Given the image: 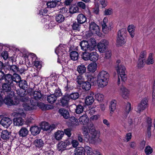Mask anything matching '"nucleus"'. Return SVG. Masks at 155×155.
<instances>
[{
    "instance_id": "nucleus-1",
    "label": "nucleus",
    "mask_w": 155,
    "mask_h": 155,
    "mask_svg": "<svg viewBox=\"0 0 155 155\" xmlns=\"http://www.w3.org/2000/svg\"><path fill=\"white\" fill-rule=\"evenodd\" d=\"M83 134L84 141L87 142L92 144L99 143L101 141L100 138V134L96 130L93 123L89 124L87 128H84L83 130Z\"/></svg>"
},
{
    "instance_id": "nucleus-2",
    "label": "nucleus",
    "mask_w": 155,
    "mask_h": 155,
    "mask_svg": "<svg viewBox=\"0 0 155 155\" xmlns=\"http://www.w3.org/2000/svg\"><path fill=\"white\" fill-rule=\"evenodd\" d=\"M109 78L108 73L104 71L100 72L97 76V82L100 87L103 88L107 86Z\"/></svg>"
},
{
    "instance_id": "nucleus-3",
    "label": "nucleus",
    "mask_w": 155,
    "mask_h": 155,
    "mask_svg": "<svg viewBox=\"0 0 155 155\" xmlns=\"http://www.w3.org/2000/svg\"><path fill=\"white\" fill-rule=\"evenodd\" d=\"M55 53L58 56V62L61 63V61H64L67 58V52L63 47L59 46L55 50Z\"/></svg>"
},
{
    "instance_id": "nucleus-4",
    "label": "nucleus",
    "mask_w": 155,
    "mask_h": 155,
    "mask_svg": "<svg viewBox=\"0 0 155 155\" xmlns=\"http://www.w3.org/2000/svg\"><path fill=\"white\" fill-rule=\"evenodd\" d=\"M99 57V55L96 51L91 53L85 52L83 54L82 58L85 61L90 60L94 62L98 60Z\"/></svg>"
},
{
    "instance_id": "nucleus-5",
    "label": "nucleus",
    "mask_w": 155,
    "mask_h": 155,
    "mask_svg": "<svg viewBox=\"0 0 155 155\" xmlns=\"http://www.w3.org/2000/svg\"><path fill=\"white\" fill-rule=\"evenodd\" d=\"M38 105V102L35 100L31 99L29 103H23V109L26 111H31L36 109Z\"/></svg>"
},
{
    "instance_id": "nucleus-6",
    "label": "nucleus",
    "mask_w": 155,
    "mask_h": 155,
    "mask_svg": "<svg viewBox=\"0 0 155 155\" xmlns=\"http://www.w3.org/2000/svg\"><path fill=\"white\" fill-rule=\"evenodd\" d=\"M14 95V92H11V94H8L7 95V96L5 97L3 102L8 105L11 106L17 105L19 103L18 101H16L15 100L13 101L12 99V98Z\"/></svg>"
},
{
    "instance_id": "nucleus-7",
    "label": "nucleus",
    "mask_w": 155,
    "mask_h": 155,
    "mask_svg": "<svg viewBox=\"0 0 155 155\" xmlns=\"http://www.w3.org/2000/svg\"><path fill=\"white\" fill-rule=\"evenodd\" d=\"M118 76H120L122 81H124L126 80L127 76L125 73V68L122 65H118L117 68Z\"/></svg>"
},
{
    "instance_id": "nucleus-8",
    "label": "nucleus",
    "mask_w": 155,
    "mask_h": 155,
    "mask_svg": "<svg viewBox=\"0 0 155 155\" xmlns=\"http://www.w3.org/2000/svg\"><path fill=\"white\" fill-rule=\"evenodd\" d=\"M109 44L108 41L106 39L101 40L98 44L97 47L99 51L101 53H103L106 50Z\"/></svg>"
},
{
    "instance_id": "nucleus-9",
    "label": "nucleus",
    "mask_w": 155,
    "mask_h": 155,
    "mask_svg": "<svg viewBox=\"0 0 155 155\" xmlns=\"http://www.w3.org/2000/svg\"><path fill=\"white\" fill-rule=\"evenodd\" d=\"M147 104V99H143L135 108V110L137 113H140L146 108Z\"/></svg>"
},
{
    "instance_id": "nucleus-10",
    "label": "nucleus",
    "mask_w": 155,
    "mask_h": 155,
    "mask_svg": "<svg viewBox=\"0 0 155 155\" xmlns=\"http://www.w3.org/2000/svg\"><path fill=\"white\" fill-rule=\"evenodd\" d=\"M80 45L81 49L86 52H89L93 51L92 48L91 47L90 43H89L88 41H81L80 43Z\"/></svg>"
},
{
    "instance_id": "nucleus-11",
    "label": "nucleus",
    "mask_w": 155,
    "mask_h": 155,
    "mask_svg": "<svg viewBox=\"0 0 155 155\" xmlns=\"http://www.w3.org/2000/svg\"><path fill=\"white\" fill-rule=\"evenodd\" d=\"M119 92L120 95L123 98L126 99L129 98L130 91L124 87L122 86L120 87Z\"/></svg>"
},
{
    "instance_id": "nucleus-12",
    "label": "nucleus",
    "mask_w": 155,
    "mask_h": 155,
    "mask_svg": "<svg viewBox=\"0 0 155 155\" xmlns=\"http://www.w3.org/2000/svg\"><path fill=\"white\" fill-rule=\"evenodd\" d=\"M90 30L93 33L99 35L100 28L99 26L94 21H91L90 24Z\"/></svg>"
},
{
    "instance_id": "nucleus-13",
    "label": "nucleus",
    "mask_w": 155,
    "mask_h": 155,
    "mask_svg": "<svg viewBox=\"0 0 155 155\" xmlns=\"http://www.w3.org/2000/svg\"><path fill=\"white\" fill-rule=\"evenodd\" d=\"M11 85L12 84H9L6 83L4 84L2 86V89L1 91L2 92H3V94L6 95L8 94H11Z\"/></svg>"
},
{
    "instance_id": "nucleus-14",
    "label": "nucleus",
    "mask_w": 155,
    "mask_h": 155,
    "mask_svg": "<svg viewBox=\"0 0 155 155\" xmlns=\"http://www.w3.org/2000/svg\"><path fill=\"white\" fill-rule=\"evenodd\" d=\"M71 144L70 141L66 140L65 142H60L58 144V149L59 151H63L66 149V147Z\"/></svg>"
},
{
    "instance_id": "nucleus-15",
    "label": "nucleus",
    "mask_w": 155,
    "mask_h": 155,
    "mask_svg": "<svg viewBox=\"0 0 155 155\" xmlns=\"http://www.w3.org/2000/svg\"><path fill=\"white\" fill-rule=\"evenodd\" d=\"M12 123V120L8 117H4L1 120L0 124L5 127L9 126Z\"/></svg>"
},
{
    "instance_id": "nucleus-16",
    "label": "nucleus",
    "mask_w": 155,
    "mask_h": 155,
    "mask_svg": "<svg viewBox=\"0 0 155 155\" xmlns=\"http://www.w3.org/2000/svg\"><path fill=\"white\" fill-rule=\"evenodd\" d=\"M94 95V93L91 92H90V95L86 97L85 100V103L86 104L90 105L94 102V100L93 97Z\"/></svg>"
},
{
    "instance_id": "nucleus-17",
    "label": "nucleus",
    "mask_w": 155,
    "mask_h": 155,
    "mask_svg": "<svg viewBox=\"0 0 155 155\" xmlns=\"http://www.w3.org/2000/svg\"><path fill=\"white\" fill-rule=\"evenodd\" d=\"M54 127V125H50L48 123L46 122H43L42 123L41 125V128L44 130H48L51 129L53 130Z\"/></svg>"
},
{
    "instance_id": "nucleus-18",
    "label": "nucleus",
    "mask_w": 155,
    "mask_h": 155,
    "mask_svg": "<svg viewBox=\"0 0 155 155\" xmlns=\"http://www.w3.org/2000/svg\"><path fill=\"white\" fill-rule=\"evenodd\" d=\"M70 122L68 125L72 127H76L78 125L79 123L78 120L74 117H71L69 119Z\"/></svg>"
},
{
    "instance_id": "nucleus-19",
    "label": "nucleus",
    "mask_w": 155,
    "mask_h": 155,
    "mask_svg": "<svg viewBox=\"0 0 155 155\" xmlns=\"http://www.w3.org/2000/svg\"><path fill=\"white\" fill-rule=\"evenodd\" d=\"M117 101L115 100L111 101L110 103L109 110L110 114L111 115L116 109Z\"/></svg>"
},
{
    "instance_id": "nucleus-20",
    "label": "nucleus",
    "mask_w": 155,
    "mask_h": 155,
    "mask_svg": "<svg viewBox=\"0 0 155 155\" xmlns=\"http://www.w3.org/2000/svg\"><path fill=\"white\" fill-rule=\"evenodd\" d=\"M41 130V128L37 126L32 127L30 128V131L33 135H36L39 134Z\"/></svg>"
},
{
    "instance_id": "nucleus-21",
    "label": "nucleus",
    "mask_w": 155,
    "mask_h": 155,
    "mask_svg": "<svg viewBox=\"0 0 155 155\" xmlns=\"http://www.w3.org/2000/svg\"><path fill=\"white\" fill-rule=\"evenodd\" d=\"M13 122L15 125L16 126H22L24 123V120L21 117L15 118L13 119Z\"/></svg>"
},
{
    "instance_id": "nucleus-22",
    "label": "nucleus",
    "mask_w": 155,
    "mask_h": 155,
    "mask_svg": "<svg viewBox=\"0 0 155 155\" xmlns=\"http://www.w3.org/2000/svg\"><path fill=\"white\" fill-rule=\"evenodd\" d=\"M69 99V97L68 95L65 96L62 98L60 100L62 105L63 107L68 106Z\"/></svg>"
},
{
    "instance_id": "nucleus-23",
    "label": "nucleus",
    "mask_w": 155,
    "mask_h": 155,
    "mask_svg": "<svg viewBox=\"0 0 155 155\" xmlns=\"http://www.w3.org/2000/svg\"><path fill=\"white\" fill-rule=\"evenodd\" d=\"M97 64L95 62L91 63L88 65L87 70L91 72H94L97 69Z\"/></svg>"
},
{
    "instance_id": "nucleus-24",
    "label": "nucleus",
    "mask_w": 155,
    "mask_h": 155,
    "mask_svg": "<svg viewBox=\"0 0 155 155\" xmlns=\"http://www.w3.org/2000/svg\"><path fill=\"white\" fill-rule=\"evenodd\" d=\"M60 114L65 119L68 118L70 116L68 111L64 108H61L59 110Z\"/></svg>"
},
{
    "instance_id": "nucleus-25",
    "label": "nucleus",
    "mask_w": 155,
    "mask_h": 155,
    "mask_svg": "<svg viewBox=\"0 0 155 155\" xmlns=\"http://www.w3.org/2000/svg\"><path fill=\"white\" fill-rule=\"evenodd\" d=\"M10 135V133L7 130H3L1 132V137L3 140L8 139Z\"/></svg>"
},
{
    "instance_id": "nucleus-26",
    "label": "nucleus",
    "mask_w": 155,
    "mask_h": 155,
    "mask_svg": "<svg viewBox=\"0 0 155 155\" xmlns=\"http://www.w3.org/2000/svg\"><path fill=\"white\" fill-rule=\"evenodd\" d=\"M79 120L81 124H85L88 122L89 119L86 114H84L80 117Z\"/></svg>"
},
{
    "instance_id": "nucleus-27",
    "label": "nucleus",
    "mask_w": 155,
    "mask_h": 155,
    "mask_svg": "<svg viewBox=\"0 0 155 155\" xmlns=\"http://www.w3.org/2000/svg\"><path fill=\"white\" fill-rule=\"evenodd\" d=\"M33 98H32L33 100H35L37 101V100H41L42 99V96L40 92L37 91H35L33 94Z\"/></svg>"
},
{
    "instance_id": "nucleus-28",
    "label": "nucleus",
    "mask_w": 155,
    "mask_h": 155,
    "mask_svg": "<svg viewBox=\"0 0 155 155\" xmlns=\"http://www.w3.org/2000/svg\"><path fill=\"white\" fill-rule=\"evenodd\" d=\"M85 77L88 81L91 83H94L96 81V78L94 77L89 72H87L85 74Z\"/></svg>"
},
{
    "instance_id": "nucleus-29",
    "label": "nucleus",
    "mask_w": 155,
    "mask_h": 155,
    "mask_svg": "<svg viewBox=\"0 0 155 155\" xmlns=\"http://www.w3.org/2000/svg\"><path fill=\"white\" fill-rule=\"evenodd\" d=\"M127 30L131 37L132 38L134 37L136 30L135 26L133 25H130L128 27Z\"/></svg>"
},
{
    "instance_id": "nucleus-30",
    "label": "nucleus",
    "mask_w": 155,
    "mask_h": 155,
    "mask_svg": "<svg viewBox=\"0 0 155 155\" xmlns=\"http://www.w3.org/2000/svg\"><path fill=\"white\" fill-rule=\"evenodd\" d=\"M28 133V130L27 128L25 127H22L18 132L20 137H26Z\"/></svg>"
},
{
    "instance_id": "nucleus-31",
    "label": "nucleus",
    "mask_w": 155,
    "mask_h": 155,
    "mask_svg": "<svg viewBox=\"0 0 155 155\" xmlns=\"http://www.w3.org/2000/svg\"><path fill=\"white\" fill-rule=\"evenodd\" d=\"M77 19L78 22L80 24L84 23L86 20V17L82 14L78 15L77 17Z\"/></svg>"
},
{
    "instance_id": "nucleus-32",
    "label": "nucleus",
    "mask_w": 155,
    "mask_h": 155,
    "mask_svg": "<svg viewBox=\"0 0 155 155\" xmlns=\"http://www.w3.org/2000/svg\"><path fill=\"white\" fill-rule=\"evenodd\" d=\"M77 70L80 74L82 75L85 73L86 68L84 65L81 64L78 66Z\"/></svg>"
},
{
    "instance_id": "nucleus-33",
    "label": "nucleus",
    "mask_w": 155,
    "mask_h": 155,
    "mask_svg": "<svg viewBox=\"0 0 155 155\" xmlns=\"http://www.w3.org/2000/svg\"><path fill=\"white\" fill-rule=\"evenodd\" d=\"M6 83L12 84L13 82L12 76L10 74H6L5 77Z\"/></svg>"
},
{
    "instance_id": "nucleus-34",
    "label": "nucleus",
    "mask_w": 155,
    "mask_h": 155,
    "mask_svg": "<svg viewBox=\"0 0 155 155\" xmlns=\"http://www.w3.org/2000/svg\"><path fill=\"white\" fill-rule=\"evenodd\" d=\"M126 42L125 37H117V44L118 46H121L124 45Z\"/></svg>"
},
{
    "instance_id": "nucleus-35",
    "label": "nucleus",
    "mask_w": 155,
    "mask_h": 155,
    "mask_svg": "<svg viewBox=\"0 0 155 155\" xmlns=\"http://www.w3.org/2000/svg\"><path fill=\"white\" fill-rule=\"evenodd\" d=\"M34 145L37 147H41L44 145L43 141L41 139H37L34 141L33 142Z\"/></svg>"
},
{
    "instance_id": "nucleus-36",
    "label": "nucleus",
    "mask_w": 155,
    "mask_h": 155,
    "mask_svg": "<svg viewBox=\"0 0 155 155\" xmlns=\"http://www.w3.org/2000/svg\"><path fill=\"white\" fill-rule=\"evenodd\" d=\"M17 94L21 97L24 96H25L27 94V92L26 91L25 89L20 88V89L16 91Z\"/></svg>"
},
{
    "instance_id": "nucleus-37",
    "label": "nucleus",
    "mask_w": 155,
    "mask_h": 155,
    "mask_svg": "<svg viewBox=\"0 0 155 155\" xmlns=\"http://www.w3.org/2000/svg\"><path fill=\"white\" fill-rule=\"evenodd\" d=\"M55 19L58 23H60L64 21L65 18L63 15L60 14L57 15L55 16Z\"/></svg>"
},
{
    "instance_id": "nucleus-38",
    "label": "nucleus",
    "mask_w": 155,
    "mask_h": 155,
    "mask_svg": "<svg viewBox=\"0 0 155 155\" xmlns=\"http://www.w3.org/2000/svg\"><path fill=\"white\" fill-rule=\"evenodd\" d=\"M78 53L75 51L71 52L70 54V56L71 59L74 61L77 60L78 57Z\"/></svg>"
},
{
    "instance_id": "nucleus-39",
    "label": "nucleus",
    "mask_w": 155,
    "mask_h": 155,
    "mask_svg": "<svg viewBox=\"0 0 155 155\" xmlns=\"http://www.w3.org/2000/svg\"><path fill=\"white\" fill-rule=\"evenodd\" d=\"M64 132L63 131L61 130H58L55 133V137L57 140H60L63 136Z\"/></svg>"
},
{
    "instance_id": "nucleus-40",
    "label": "nucleus",
    "mask_w": 155,
    "mask_h": 155,
    "mask_svg": "<svg viewBox=\"0 0 155 155\" xmlns=\"http://www.w3.org/2000/svg\"><path fill=\"white\" fill-rule=\"evenodd\" d=\"M76 152L75 153V155H84L85 150L83 147H78L76 149Z\"/></svg>"
},
{
    "instance_id": "nucleus-41",
    "label": "nucleus",
    "mask_w": 155,
    "mask_h": 155,
    "mask_svg": "<svg viewBox=\"0 0 155 155\" xmlns=\"http://www.w3.org/2000/svg\"><path fill=\"white\" fill-rule=\"evenodd\" d=\"M57 100V97L54 94H51L48 96L47 101L49 103H54Z\"/></svg>"
},
{
    "instance_id": "nucleus-42",
    "label": "nucleus",
    "mask_w": 155,
    "mask_h": 155,
    "mask_svg": "<svg viewBox=\"0 0 155 155\" xmlns=\"http://www.w3.org/2000/svg\"><path fill=\"white\" fill-rule=\"evenodd\" d=\"M153 54L150 53L149 54L147 59L146 61V63L148 64H152L154 62L153 58Z\"/></svg>"
},
{
    "instance_id": "nucleus-43",
    "label": "nucleus",
    "mask_w": 155,
    "mask_h": 155,
    "mask_svg": "<svg viewBox=\"0 0 155 155\" xmlns=\"http://www.w3.org/2000/svg\"><path fill=\"white\" fill-rule=\"evenodd\" d=\"M52 88L55 89V91L53 94H54L56 97L57 98L62 95V93L61 92V90L59 88L55 86H53Z\"/></svg>"
},
{
    "instance_id": "nucleus-44",
    "label": "nucleus",
    "mask_w": 155,
    "mask_h": 155,
    "mask_svg": "<svg viewBox=\"0 0 155 155\" xmlns=\"http://www.w3.org/2000/svg\"><path fill=\"white\" fill-rule=\"evenodd\" d=\"M40 108L41 110H48L50 109V106L48 105H46L42 103H38V105Z\"/></svg>"
},
{
    "instance_id": "nucleus-45",
    "label": "nucleus",
    "mask_w": 155,
    "mask_h": 155,
    "mask_svg": "<svg viewBox=\"0 0 155 155\" xmlns=\"http://www.w3.org/2000/svg\"><path fill=\"white\" fill-rule=\"evenodd\" d=\"M82 87L83 89L86 91H88L91 88V84L88 81L84 82L82 84Z\"/></svg>"
},
{
    "instance_id": "nucleus-46",
    "label": "nucleus",
    "mask_w": 155,
    "mask_h": 155,
    "mask_svg": "<svg viewBox=\"0 0 155 155\" xmlns=\"http://www.w3.org/2000/svg\"><path fill=\"white\" fill-rule=\"evenodd\" d=\"M18 85L20 88L25 89L28 86L26 81L24 80H21L18 83Z\"/></svg>"
},
{
    "instance_id": "nucleus-47",
    "label": "nucleus",
    "mask_w": 155,
    "mask_h": 155,
    "mask_svg": "<svg viewBox=\"0 0 155 155\" xmlns=\"http://www.w3.org/2000/svg\"><path fill=\"white\" fill-rule=\"evenodd\" d=\"M13 81L15 82L17 84L21 80L20 76L16 74H14L12 76Z\"/></svg>"
},
{
    "instance_id": "nucleus-48",
    "label": "nucleus",
    "mask_w": 155,
    "mask_h": 155,
    "mask_svg": "<svg viewBox=\"0 0 155 155\" xmlns=\"http://www.w3.org/2000/svg\"><path fill=\"white\" fill-rule=\"evenodd\" d=\"M76 80L78 84L80 85L82 84L84 81V79L83 76L81 74L77 76Z\"/></svg>"
},
{
    "instance_id": "nucleus-49",
    "label": "nucleus",
    "mask_w": 155,
    "mask_h": 155,
    "mask_svg": "<svg viewBox=\"0 0 155 155\" xmlns=\"http://www.w3.org/2000/svg\"><path fill=\"white\" fill-rule=\"evenodd\" d=\"M131 104L129 102H127L126 105L124 109L125 113L127 114H129L131 110Z\"/></svg>"
},
{
    "instance_id": "nucleus-50",
    "label": "nucleus",
    "mask_w": 155,
    "mask_h": 155,
    "mask_svg": "<svg viewBox=\"0 0 155 155\" xmlns=\"http://www.w3.org/2000/svg\"><path fill=\"white\" fill-rule=\"evenodd\" d=\"M8 69L10 71L14 73H16L18 71V67L15 65H12L9 66Z\"/></svg>"
},
{
    "instance_id": "nucleus-51",
    "label": "nucleus",
    "mask_w": 155,
    "mask_h": 155,
    "mask_svg": "<svg viewBox=\"0 0 155 155\" xmlns=\"http://www.w3.org/2000/svg\"><path fill=\"white\" fill-rule=\"evenodd\" d=\"M68 96L69 98L75 100L79 97V94L77 92L72 93Z\"/></svg>"
},
{
    "instance_id": "nucleus-52",
    "label": "nucleus",
    "mask_w": 155,
    "mask_h": 155,
    "mask_svg": "<svg viewBox=\"0 0 155 155\" xmlns=\"http://www.w3.org/2000/svg\"><path fill=\"white\" fill-rule=\"evenodd\" d=\"M84 107L81 105H78L77 106L75 109V111L76 113L79 114L82 113L84 110Z\"/></svg>"
},
{
    "instance_id": "nucleus-53",
    "label": "nucleus",
    "mask_w": 155,
    "mask_h": 155,
    "mask_svg": "<svg viewBox=\"0 0 155 155\" xmlns=\"http://www.w3.org/2000/svg\"><path fill=\"white\" fill-rule=\"evenodd\" d=\"M88 42L89 43H90V45L91 47L92 48L93 50H94L96 45V43L95 39L94 38H91L90 39Z\"/></svg>"
},
{
    "instance_id": "nucleus-54",
    "label": "nucleus",
    "mask_w": 155,
    "mask_h": 155,
    "mask_svg": "<svg viewBox=\"0 0 155 155\" xmlns=\"http://www.w3.org/2000/svg\"><path fill=\"white\" fill-rule=\"evenodd\" d=\"M95 98L98 101H101L104 99V96L102 94L97 93L95 95Z\"/></svg>"
},
{
    "instance_id": "nucleus-55",
    "label": "nucleus",
    "mask_w": 155,
    "mask_h": 155,
    "mask_svg": "<svg viewBox=\"0 0 155 155\" xmlns=\"http://www.w3.org/2000/svg\"><path fill=\"white\" fill-rule=\"evenodd\" d=\"M126 30L125 28H122L118 32L117 37H125V34Z\"/></svg>"
},
{
    "instance_id": "nucleus-56",
    "label": "nucleus",
    "mask_w": 155,
    "mask_h": 155,
    "mask_svg": "<svg viewBox=\"0 0 155 155\" xmlns=\"http://www.w3.org/2000/svg\"><path fill=\"white\" fill-rule=\"evenodd\" d=\"M57 2L55 1L49 2L47 3V5L48 8H53L55 7L57 5Z\"/></svg>"
},
{
    "instance_id": "nucleus-57",
    "label": "nucleus",
    "mask_w": 155,
    "mask_h": 155,
    "mask_svg": "<svg viewBox=\"0 0 155 155\" xmlns=\"http://www.w3.org/2000/svg\"><path fill=\"white\" fill-rule=\"evenodd\" d=\"M28 94H27L25 96L20 97V101L22 102H24V103H29L30 102V100H29V98L28 96Z\"/></svg>"
},
{
    "instance_id": "nucleus-58",
    "label": "nucleus",
    "mask_w": 155,
    "mask_h": 155,
    "mask_svg": "<svg viewBox=\"0 0 155 155\" xmlns=\"http://www.w3.org/2000/svg\"><path fill=\"white\" fill-rule=\"evenodd\" d=\"M135 120L132 119L131 118H129L128 120V123L129 125L132 127H135L137 124L135 122Z\"/></svg>"
},
{
    "instance_id": "nucleus-59",
    "label": "nucleus",
    "mask_w": 155,
    "mask_h": 155,
    "mask_svg": "<svg viewBox=\"0 0 155 155\" xmlns=\"http://www.w3.org/2000/svg\"><path fill=\"white\" fill-rule=\"evenodd\" d=\"M69 11L71 13H76L78 11V8L76 6H72L70 8Z\"/></svg>"
},
{
    "instance_id": "nucleus-60",
    "label": "nucleus",
    "mask_w": 155,
    "mask_h": 155,
    "mask_svg": "<svg viewBox=\"0 0 155 155\" xmlns=\"http://www.w3.org/2000/svg\"><path fill=\"white\" fill-rule=\"evenodd\" d=\"M73 88V86L70 85V83L68 82L67 85L64 88V90L67 92H69Z\"/></svg>"
},
{
    "instance_id": "nucleus-61",
    "label": "nucleus",
    "mask_w": 155,
    "mask_h": 155,
    "mask_svg": "<svg viewBox=\"0 0 155 155\" xmlns=\"http://www.w3.org/2000/svg\"><path fill=\"white\" fill-rule=\"evenodd\" d=\"M145 152L146 154L149 155L152 152L153 150L150 147L147 146L145 148Z\"/></svg>"
},
{
    "instance_id": "nucleus-62",
    "label": "nucleus",
    "mask_w": 155,
    "mask_h": 155,
    "mask_svg": "<svg viewBox=\"0 0 155 155\" xmlns=\"http://www.w3.org/2000/svg\"><path fill=\"white\" fill-rule=\"evenodd\" d=\"M72 28L74 30L79 31L80 28V25L75 22L72 25Z\"/></svg>"
},
{
    "instance_id": "nucleus-63",
    "label": "nucleus",
    "mask_w": 155,
    "mask_h": 155,
    "mask_svg": "<svg viewBox=\"0 0 155 155\" xmlns=\"http://www.w3.org/2000/svg\"><path fill=\"white\" fill-rule=\"evenodd\" d=\"M34 65L35 67L37 68V71L40 70L42 67L40 62L38 61H34Z\"/></svg>"
},
{
    "instance_id": "nucleus-64",
    "label": "nucleus",
    "mask_w": 155,
    "mask_h": 155,
    "mask_svg": "<svg viewBox=\"0 0 155 155\" xmlns=\"http://www.w3.org/2000/svg\"><path fill=\"white\" fill-rule=\"evenodd\" d=\"M99 2L103 8L106 7L108 4L107 0H100Z\"/></svg>"
}]
</instances>
